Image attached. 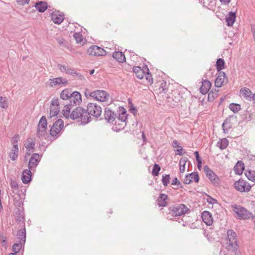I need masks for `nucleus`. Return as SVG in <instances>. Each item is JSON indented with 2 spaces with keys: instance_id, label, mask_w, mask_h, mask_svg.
I'll return each mask as SVG.
<instances>
[{
  "instance_id": "33",
  "label": "nucleus",
  "mask_w": 255,
  "mask_h": 255,
  "mask_svg": "<svg viewBox=\"0 0 255 255\" xmlns=\"http://www.w3.org/2000/svg\"><path fill=\"white\" fill-rule=\"evenodd\" d=\"M18 146H15L12 147L8 153V156L11 160L15 161L16 160L18 157Z\"/></svg>"
},
{
  "instance_id": "48",
  "label": "nucleus",
  "mask_w": 255,
  "mask_h": 255,
  "mask_svg": "<svg viewBox=\"0 0 255 255\" xmlns=\"http://www.w3.org/2000/svg\"><path fill=\"white\" fill-rule=\"evenodd\" d=\"M73 37L78 43H81L83 41V35L80 32L74 33Z\"/></svg>"
},
{
  "instance_id": "47",
  "label": "nucleus",
  "mask_w": 255,
  "mask_h": 255,
  "mask_svg": "<svg viewBox=\"0 0 255 255\" xmlns=\"http://www.w3.org/2000/svg\"><path fill=\"white\" fill-rule=\"evenodd\" d=\"M22 246V245L21 243L14 244L12 247V251L15 254L18 253L21 250Z\"/></svg>"
},
{
  "instance_id": "54",
  "label": "nucleus",
  "mask_w": 255,
  "mask_h": 255,
  "mask_svg": "<svg viewBox=\"0 0 255 255\" xmlns=\"http://www.w3.org/2000/svg\"><path fill=\"white\" fill-rule=\"evenodd\" d=\"M30 0H16V2L20 5H24L26 4H28Z\"/></svg>"
},
{
  "instance_id": "46",
  "label": "nucleus",
  "mask_w": 255,
  "mask_h": 255,
  "mask_svg": "<svg viewBox=\"0 0 255 255\" xmlns=\"http://www.w3.org/2000/svg\"><path fill=\"white\" fill-rule=\"evenodd\" d=\"M160 169H161V168L158 164H157L156 163L154 164L153 165V167L152 171V175L153 176H157L159 174V172Z\"/></svg>"
},
{
  "instance_id": "32",
  "label": "nucleus",
  "mask_w": 255,
  "mask_h": 255,
  "mask_svg": "<svg viewBox=\"0 0 255 255\" xmlns=\"http://www.w3.org/2000/svg\"><path fill=\"white\" fill-rule=\"evenodd\" d=\"M168 196L165 194H160L157 198V204L160 207H165L167 204Z\"/></svg>"
},
{
  "instance_id": "26",
  "label": "nucleus",
  "mask_w": 255,
  "mask_h": 255,
  "mask_svg": "<svg viewBox=\"0 0 255 255\" xmlns=\"http://www.w3.org/2000/svg\"><path fill=\"white\" fill-rule=\"evenodd\" d=\"M211 87V83L210 82L207 80H204L200 88L201 93L203 95L206 94L209 92Z\"/></svg>"
},
{
  "instance_id": "22",
  "label": "nucleus",
  "mask_w": 255,
  "mask_h": 255,
  "mask_svg": "<svg viewBox=\"0 0 255 255\" xmlns=\"http://www.w3.org/2000/svg\"><path fill=\"white\" fill-rule=\"evenodd\" d=\"M31 170L25 169L22 171L21 180L24 184L28 183L31 180Z\"/></svg>"
},
{
  "instance_id": "34",
  "label": "nucleus",
  "mask_w": 255,
  "mask_h": 255,
  "mask_svg": "<svg viewBox=\"0 0 255 255\" xmlns=\"http://www.w3.org/2000/svg\"><path fill=\"white\" fill-rule=\"evenodd\" d=\"M215 0H203V6L210 10H214L215 8Z\"/></svg>"
},
{
  "instance_id": "45",
  "label": "nucleus",
  "mask_w": 255,
  "mask_h": 255,
  "mask_svg": "<svg viewBox=\"0 0 255 255\" xmlns=\"http://www.w3.org/2000/svg\"><path fill=\"white\" fill-rule=\"evenodd\" d=\"M0 107L3 109H6L8 107V103L6 98L0 97Z\"/></svg>"
},
{
  "instance_id": "1",
  "label": "nucleus",
  "mask_w": 255,
  "mask_h": 255,
  "mask_svg": "<svg viewBox=\"0 0 255 255\" xmlns=\"http://www.w3.org/2000/svg\"><path fill=\"white\" fill-rule=\"evenodd\" d=\"M71 119L72 120H78L82 125H86L89 123L91 120V117L82 107H78L74 109L71 113Z\"/></svg>"
},
{
  "instance_id": "63",
  "label": "nucleus",
  "mask_w": 255,
  "mask_h": 255,
  "mask_svg": "<svg viewBox=\"0 0 255 255\" xmlns=\"http://www.w3.org/2000/svg\"><path fill=\"white\" fill-rule=\"evenodd\" d=\"M129 111L132 113L134 115H135L137 113V110L135 107H131L129 109Z\"/></svg>"
},
{
  "instance_id": "60",
  "label": "nucleus",
  "mask_w": 255,
  "mask_h": 255,
  "mask_svg": "<svg viewBox=\"0 0 255 255\" xmlns=\"http://www.w3.org/2000/svg\"><path fill=\"white\" fill-rule=\"evenodd\" d=\"M183 150V148L182 147H181L180 148H179V149H177L176 151V154L177 155H182L184 153H185V152H184V153H182V151Z\"/></svg>"
},
{
  "instance_id": "41",
  "label": "nucleus",
  "mask_w": 255,
  "mask_h": 255,
  "mask_svg": "<svg viewBox=\"0 0 255 255\" xmlns=\"http://www.w3.org/2000/svg\"><path fill=\"white\" fill-rule=\"evenodd\" d=\"M229 109L234 113H236L241 109V106L238 104L231 103L229 105Z\"/></svg>"
},
{
  "instance_id": "42",
  "label": "nucleus",
  "mask_w": 255,
  "mask_h": 255,
  "mask_svg": "<svg viewBox=\"0 0 255 255\" xmlns=\"http://www.w3.org/2000/svg\"><path fill=\"white\" fill-rule=\"evenodd\" d=\"M26 233H25V230H19L17 234V236L18 237V238L20 239L21 241L23 242V244H24L25 242V239H26Z\"/></svg>"
},
{
  "instance_id": "56",
  "label": "nucleus",
  "mask_w": 255,
  "mask_h": 255,
  "mask_svg": "<svg viewBox=\"0 0 255 255\" xmlns=\"http://www.w3.org/2000/svg\"><path fill=\"white\" fill-rule=\"evenodd\" d=\"M92 92H90V90L88 89H86L85 90L84 94L86 97L88 98V97H91L93 98V95H92Z\"/></svg>"
},
{
  "instance_id": "18",
  "label": "nucleus",
  "mask_w": 255,
  "mask_h": 255,
  "mask_svg": "<svg viewBox=\"0 0 255 255\" xmlns=\"http://www.w3.org/2000/svg\"><path fill=\"white\" fill-rule=\"evenodd\" d=\"M69 101L71 105H79L82 101L81 94L77 91L72 92Z\"/></svg>"
},
{
  "instance_id": "2",
  "label": "nucleus",
  "mask_w": 255,
  "mask_h": 255,
  "mask_svg": "<svg viewBox=\"0 0 255 255\" xmlns=\"http://www.w3.org/2000/svg\"><path fill=\"white\" fill-rule=\"evenodd\" d=\"M227 239L229 242H227L228 248L229 250L236 253L238 249V245L237 244V235L233 230H229L227 231Z\"/></svg>"
},
{
  "instance_id": "29",
  "label": "nucleus",
  "mask_w": 255,
  "mask_h": 255,
  "mask_svg": "<svg viewBox=\"0 0 255 255\" xmlns=\"http://www.w3.org/2000/svg\"><path fill=\"white\" fill-rule=\"evenodd\" d=\"M132 70L137 78L141 79L144 77L146 71L144 69H142L139 66H134Z\"/></svg>"
},
{
  "instance_id": "20",
  "label": "nucleus",
  "mask_w": 255,
  "mask_h": 255,
  "mask_svg": "<svg viewBox=\"0 0 255 255\" xmlns=\"http://www.w3.org/2000/svg\"><path fill=\"white\" fill-rule=\"evenodd\" d=\"M201 217L203 221L207 225L211 226L213 223V218L211 213L208 211L202 213Z\"/></svg>"
},
{
  "instance_id": "17",
  "label": "nucleus",
  "mask_w": 255,
  "mask_h": 255,
  "mask_svg": "<svg viewBox=\"0 0 255 255\" xmlns=\"http://www.w3.org/2000/svg\"><path fill=\"white\" fill-rule=\"evenodd\" d=\"M116 114L110 109L106 108L105 110L104 117L105 119L108 123L114 124L116 118Z\"/></svg>"
},
{
  "instance_id": "44",
  "label": "nucleus",
  "mask_w": 255,
  "mask_h": 255,
  "mask_svg": "<svg viewBox=\"0 0 255 255\" xmlns=\"http://www.w3.org/2000/svg\"><path fill=\"white\" fill-rule=\"evenodd\" d=\"M218 91L213 92V91L209 92L208 93V101H209V102L213 101L218 96Z\"/></svg>"
},
{
  "instance_id": "36",
  "label": "nucleus",
  "mask_w": 255,
  "mask_h": 255,
  "mask_svg": "<svg viewBox=\"0 0 255 255\" xmlns=\"http://www.w3.org/2000/svg\"><path fill=\"white\" fill-rule=\"evenodd\" d=\"M71 94V91L69 89H65L61 92L60 98L64 100H70Z\"/></svg>"
},
{
  "instance_id": "7",
  "label": "nucleus",
  "mask_w": 255,
  "mask_h": 255,
  "mask_svg": "<svg viewBox=\"0 0 255 255\" xmlns=\"http://www.w3.org/2000/svg\"><path fill=\"white\" fill-rule=\"evenodd\" d=\"M64 128V122L61 119L55 122L50 128V134L52 136H59Z\"/></svg>"
},
{
  "instance_id": "14",
  "label": "nucleus",
  "mask_w": 255,
  "mask_h": 255,
  "mask_svg": "<svg viewBox=\"0 0 255 255\" xmlns=\"http://www.w3.org/2000/svg\"><path fill=\"white\" fill-rule=\"evenodd\" d=\"M87 52L91 56H102L105 54V51L100 47L93 45L88 48Z\"/></svg>"
},
{
  "instance_id": "23",
  "label": "nucleus",
  "mask_w": 255,
  "mask_h": 255,
  "mask_svg": "<svg viewBox=\"0 0 255 255\" xmlns=\"http://www.w3.org/2000/svg\"><path fill=\"white\" fill-rule=\"evenodd\" d=\"M240 95L248 100L252 101L253 95L251 91L247 87L242 88L240 91Z\"/></svg>"
},
{
  "instance_id": "37",
  "label": "nucleus",
  "mask_w": 255,
  "mask_h": 255,
  "mask_svg": "<svg viewBox=\"0 0 255 255\" xmlns=\"http://www.w3.org/2000/svg\"><path fill=\"white\" fill-rule=\"evenodd\" d=\"M216 65L217 71L219 72H221V71L224 68V60L222 58L218 59L216 62Z\"/></svg>"
},
{
  "instance_id": "13",
  "label": "nucleus",
  "mask_w": 255,
  "mask_h": 255,
  "mask_svg": "<svg viewBox=\"0 0 255 255\" xmlns=\"http://www.w3.org/2000/svg\"><path fill=\"white\" fill-rule=\"evenodd\" d=\"M59 103L58 99H53L52 100L50 108V115L51 117L56 116L59 112Z\"/></svg>"
},
{
  "instance_id": "15",
  "label": "nucleus",
  "mask_w": 255,
  "mask_h": 255,
  "mask_svg": "<svg viewBox=\"0 0 255 255\" xmlns=\"http://www.w3.org/2000/svg\"><path fill=\"white\" fill-rule=\"evenodd\" d=\"M228 78L224 72H219L215 81V86L218 88L221 87L224 83H227Z\"/></svg>"
},
{
  "instance_id": "51",
  "label": "nucleus",
  "mask_w": 255,
  "mask_h": 255,
  "mask_svg": "<svg viewBox=\"0 0 255 255\" xmlns=\"http://www.w3.org/2000/svg\"><path fill=\"white\" fill-rule=\"evenodd\" d=\"M28 143L26 144H25V147L27 150L30 151L31 149H33L35 146V142L34 141H29L28 140Z\"/></svg>"
},
{
  "instance_id": "6",
  "label": "nucleus",
  "mask_w": 255,
  "mask_h": 255,
  "mask_svg": "<svg viewBox=\"0 0 255 255\" xmlns=\"http://www.w3.org/2000/svg\"><path fill=\"white\" fill-rule=\"evenodd\" d=\"M87 111L90 116L98 118L101 116L102 109L100 106L96 103H89L87 107Z\"/></svg>"
},
{
  "instance_id": "31",
  "label": "nucleus",
  "mask_w": 255,
  "mask_h": 255,
  "mask_svg": "<svg viewBox=\"0 0 255 255\" xmlns=\"http://www.w3.org/2000/svg\"><path fill=\"white\" fill-rule=\"evenodd\" d=\"M113 57L120 63L126 61V57L124 54L121 51H115L113 54Z\"/></svg>"
},
{
  "instance_id": "11",
  "label": "nucleus",
  "mask_w": 255,
  "mask_h": 255,
  "mask_svg": "<svg viewBox=\"0 0 255 255\" xmlns=\"http://www.w3.org/2000/svg\"><path fill=\"white\" fill-rule=\"evenodd\" d=\"M40 159L41 157L39 154H33L29 159L28 164V167L29 170H33L35 169L40 161Z\"/></svg>"
},
{
  "instance_id": "62",
  "label": "nucleus",
  "mask_w": 255,
  "mask_h": 255,
  "mask_svg": "<svg viewBox=\"0 0 255 255\" xmlns=\"http://www.w3.org/2000/svg\"><path fill=\"white\" fill-rule=\"evenodd\" d=\"M194 155H195L196 159L197 161H202L201 159L200 158V157L199 156L198 151H195Z\"/></svg>"
},
{
  "instance_id": "25",
  "label": "nucleus",
  "mask_w": 255,
  "mask_h": 255,
  "mask_svg": "<svg viewBox=\"0 0 255 255\" xmlns=\"http://www.w3.org/2000/svg\"><path fill=\"white\" fill-rule=\"evenodd\" d=\"M57 66L60 71L62 72L66 73L72 76L74 75V74L76 73V71L74 69H72L67 66L59 64Z\"/></svg>"
},
{
  "instance_id": "40",
  "label": "nucleus",
  "mask_w": 255,
  "mask_h": 255,
  "mask_svg": "<svg viewBox=\"0 0 255 255\" xmlns=\"http://www.w3.org/2000/svg\"><path fill=\"white\" fill-rule=\"evenodd\" d=\"M246 176L249 180L255 182V171L249 170L246 173Z\"/></svg>"
},
{
  "instance_id": "39",
  "label": "nucleus",
  "mask_w": 255,
  "mask_h": 255,
  "mask_svg": "<svg viewBox=\"0 0 255 255\" xmlns=\"http://www.w3.org/2000/svg\"><path fill=\"white\" fill-rule=\"evenodd\" d=\"M187 161L186 158H181L179 161V171L181 173H184L185 170V164Z\"/></svg>"
},
{
  "instance_id": "53",
  "label": "nucleus",
  "mask_w": 255,
  "mask_h": 255,
  "mask_svg": "<svg viewBox=\"0 0 255 255\" xmlns=\"http://www.w3.org/2000/svg\"><path fill=\"white\" fill-rule=\"evenodd\" d=\"M172 145L174 148H177V149L180 148L181 147H182L180 145V143L179 142H178L177 140H174L173 141L172 143Z\"/></svg>"
},
{
  "instance_id": "30",
  "label": "nucleus",
  "mask_w": 255,
  "mask_h": 255,
  "mask_svg": "<svg viewBox=\"0 0 255 255\" xmlns=\"http://www.w3.org/2000/svg\"><path fill=\"white\" fill-rule=\"evenodd\" d=\"M34 7L39 12H43L47 8V4L45 1H39L35 4Z\"/></svg>"
},
{
  "instance_id": "3",
  "label": "nucleus",
  "mask_w": 255,
  "mask_h": 255,
  "mask_svg": "<svg viewBox=\"0 0 255 255\" xmlns=\"http://www.w3.org/2000/svg\"><path fill=\"white\" fill-rule=\"evenodd\" d=\"M232 208L237 214L238 218L240 220H246L254 217L252 212L247 210L245 208L237 205H232Z\"/></svg>"
},
{
  "instance_id": "35",
  "label": "nucleus",
  "mask_w": 255,
  "mask_h": 255,
  "mask_svg": "<svg viewBox=\"0 0 255 255\" xmlns=\"http://www.w3.org/2000/svg\"><path fill=\"white\" fill-rule=\"evenodd\" d=\"M229 145V141L226 138L221 139L217 143V146L221 150L226 149Z\"/></svg>"
},
{
  "instance_id": "64",
  "label": "nucleus",
  "mask_w": 255,
  "mask_h": 255,
  "mask_svg": "<svg viewBox=\"0 0 255 255\" xmlns=\"http://www.w3.org/2000/svg\"><path fill=\"white\" fill-rule=\"evenodd\" d=\"M16 220L17 222H23L24 218L22 216L20 215V214L19 213V216H18L17 218L16 219Z\"/></svg>"
},
{
  "instance_id": "57",
  "label": "nucleus",
  "mask_w": 255,
  "mask_h": 255,
  "mask_svg": "<svg viewBox=\"0 0 255 255\" xmlns=\"http://www.w3.org/2000/svg\"><path fill=\"white\" fill-rule=\"evenodd\" d=\"M171 184L173 185H177L178 186H180L181 187V183L179 182L177 178H175L172 181Z\"/></svg>"
},
{
  "instance_id": "28",
  "label": "nucleus",
  "mask_w": 255,
  "mask_h": 255,
  "mask_svg": "<svg viewBox=\"0 0 255 255\" xmlns=\"http://www.w3.org/2000/svg\"><path fill=\"white\" fill-rule=\"evenodd\" d=\"M244 168V164L242 161H238L234 167L235 172L237 175H241Z\"/></svg>"
},
{
  "instance_id": "27",
  "label": "nucleus",
  "mask_w": 255,
  "mask_h": 255,
  "mask_svg": "<svg viewBox=\"0 0 255 255\" xmlns=\"http://www.w3.org/2000/svg\"><path fill=\"white\" fill-rule=\"evenodd\" d=\"M223 132L227 134L229 132L230 129L232 128V123L230 118H227L222 124Z\"/></svg>"
},
{
  "instance_id": "58",
  "label": "nucleus",
  "mask_w": 255,
  "mask_h": 255,
  "mask_svg": "<svg viewBox=\"0 0 255 255\" xmlns=\"http://www.w3.org/2000/svg\"><path fill=\"white\" fill-rule=\"evenodd\" d=\"M207 202L210 204H214L217 203V201L213 198L209 196V199L207 200Z\"/></svg>"
},
{
  "instance_id": "19",
  "label": "nucleus",
  "mask_w": 255,
  "mask_h": 255,
  "mask_svg": "<svg viewBox=\"0 0 255 255\" xmlns=\"http://www.w3.org/2000/svg\"><path fill=\"white\" fill-rule=\"evenodd\" d=\"M199 177L197 172H192L187 174L184 180V183L186 184H189L192 182L194 181L196 183L199 182Z\"/></svg>"
},
{
  "instance_id": "8",
  "label": "nucleus",
  "mask_w": 255,
  "mask_h": 255,
  "mask_svg": "<svg viewBox=\"0 0 255 255\" xmlns=\"http://www.w3.org/2000/svg\"><path fill=\"white\" fill-rule=\"evenodd\" d=\"M47 123L46 117L42 116L39 122L37 128V136L41 137L45 135L47 130Z\"/></svg>"
},
{
  "instance_id": "5",
  "label": "nucleus",
  "mask_w": 255,
  "mask_h": 255,
  "mask_svg": "<svg viewBox=\"0 0 255 255\" xmlns=\"http://www.w3.org/2000/svg\"><path fill=\"white\" fill-rule=\"evenodd\" d=\"M235 188L240 192H248L252 188L250 184L244 179H241L236 181L234 184Z\"/></svg>"
},
{
  "instance_id": "52",
  "label": "nucleus",
  "mask_w": 255,
  "mask_h": 255,
  "mask_svg": "<svg viewBox=\"0 0 255 255\" xmlns=\"http://www.w3.org/2000/svg\"><path fill=\"white\" fill-rule=\"evenodd\" d=\"M19 139V136L18 135H15L13 137L12 139V144L13 145V146H18V140Z\"/></svg>"
},
{
  "instance_id": "61",
  "label": "nucleus",
  "mask_w": 255,
  "mask_h": 255,
  "mask_svg": "<svg viewBox=\"0 0 255 255\" xmlns=\"http://www.w3.org/2000/svg\"><path fill=\"white\" fill-rule=\"evenodd\" d=\"M231 0H220L221 3L223 5H227L229 4Z\"/></svg>"
},
{
  "instance_id": "50",
  "label": "nucleus",
  "mask_w": 255,
  "mask_h": 255,
  "mask_svg": "<svg viewBox=\"0 0 255 255\" xmlns=\"http://www.w3.org/2000/svg\"><path fill=\"white\" fill-rule=\"evenodd\" d=\"M10 187L13 190H18V185L16 181L14 179L11 178L10 180Z\"/></svg>"
},
{
  "instance_id": "16",
  "label": "nucleus",
  "mask_w": 255,
  "mask_h": 255,
  "mask_svg": "<svg viewBox=\"0 0 255 255\" xmlns=\"http://www.w3.org/2000/svg\"><path fill=\"white\" fill-rule=\"evenodd\" d=\"M68 84V81L61 77L54 78L49 79V86L51 87L58 85H63L64 86Z\"/></svg>"
},
{
  "instance_id": "43",
  "label": "nucleus",
  "mask_w": 255,
  "mask_h": 255,
  "mask_svg": "<svg viewBox=\"0 0 255 255\" xmlns=\"http://www.w3.org/2000/svg\"><path fill=\"white\" fill-rule=\"evenodd\" d=\"M144 69L146 70L145 72V75L144 76L146 78V79L149 82L152 83V75L149 72V69L147 65H145L144 66Z\"/></svg>"
},
{
  "instance_id": "9",
  "label": "nucleus",
  "mask_w": 255,
  "mask_h": 255,
  "mask_svg": "<svg viewBox=\"0 0 255 255\" xmlns=\"http://www.w3.org/2000/svg\"><path fill=\"white\" fill-rule=\"evenodd\" d=\"M204 170L206 174V176L209 180L214 185L218 186L220 184V179L217 175L211 170L207 165L204 167Z\"/></svg>"
},
{
  "instance_id": "12",
  "label": "nucleus",
  "mask_w": 255,
  "mask_h": 255,
  "mask_svg": "<svg viewBox=\"0 0 255 255\" xmlns=\"http://www.w3.org/2000/svg\"><path fill=\"white\" fill-rule=\"evenodd\" d=\"M189 210L186 206L184 204H179L173 207L172 213L175 216H180L184 215Z\"/></svg>"
},
{
  "instance_id": "4",
  "label": "nucleus",
  "mask_w": 255,
  "mask_h": 255,
  "mask_svg": "<svg viewBox=\"0 0 255 255\" xmlns=\"http://www.w3.org/2000/svg\"><path fill=\"white\" fill-rule=\"evenodd\" d=\"M128 115L125 109L122 112L119 114V116L117 120L115 121V124L117 125V126L113 127V129L116 131L120 130L123 129L126 126V120L127 119Z\"/></svg>"
},
{
  "instance_id": "55",
  "label": "nucleus",
  "mask_w": 255,
  "mask_h": 255,
  "mask_svg": "<svg viewBox=\"0 0 255 255\" xmlns=\"http://www.w3.org/2000/svg\"><path fill=\"white\" fill-rule=\"evenodd\" d=\"M0 241L3 246H6L7 244L6 238L1 235L0 236Z\"/></svg>"
},
{
  "instance_id": "21",
  "label": "nucleus",
  "mask_w": 255,
  "mask_h": 255,
  "mask_svg": "<svg viewBox=\"0 0 255 255\" xmlns=\"http://www.w3.org/2000/svg\"><path fill=\"white\" fill-rule=\"evenodd\" d=\"M51 19L55 24H60L63 21L64 16L59 11H55L52 12Z\"/></svg>"
},
{
  "instance_id": "10",
  "label": "nucleus",
  "mask_w": 255,
  "mask_h": 255,
  "mask_svg": "<svg viewBox=\"0 0 255 255\" xmlns=\"http://www.w3.org/2000/svg\"><path fill=\"white\" fill-rule=\"evenodd\" d=\"M93 98L100 102H106L110 98V95L104 90H96L92 92Z\"/></svg>"
},
{
  "instance_id": "38",
  "label": "nucleus",
  "mask_w": 255,
  "mask_h": 255,
  "mask_svg": "<svg viewBox=\"0 0 255 255\" xmlns=\"http://www.w3.org/2000/svg\"><path fill=\"white\" fill-rule=\"evenodd\" d=\"M70 106L71 105L70 104L66 105L64 107L63 109V115L66 119H68L69 118H71V114H70L71 110Z\"/></svg>"
},
{
  "instance_id": "59",
  "label": "nucleus",
  "mask_w": 255,
  "mask_h": 255,
  "mask_svg": "<svg viewBox=\"0 0 255 255\" xmlns=\"http://www.w3.org/2000/svg\"><path fill=\"white\" fill-rule=\"evenodd\" d=\"M166 85V83L165 82L162 83L161 84L160 87L159 88L160 90L161 89V91H160V93L161 92L165 93V91L166 90V88H165Z\"/></svg>"
},
{
  "instance_id": "24",
  "label": "nucleus",
  "mask_w": 255,
  "mask_h": 255,
  "mask_svg": "<svg viewBox=\"0 0 255 255\" xmlns=\"http://www.w3.org/2000/svg\"><path fill=\"white\" fill-rule=\"evenodd\" d=\"M236 12L230 11L226 17V21L228 26H232L236 21Z\"/></svg>"
},
{
  "instance_id": "49",
  "label": "nucleus",
  "mask_w": 255,
  "mask_h": 255,
  "mask_svg": "<svg viewBox=\"0 0 255 255\" xmlns=\"http://www.w3.org/2000/svg\"><path fill=\"white\" fill-rule=\"evenodd\" d=\"M170 176L169 174H165L162 176V182L164 186H167L169 183Z\"/></svg>"
}]
</instances>
